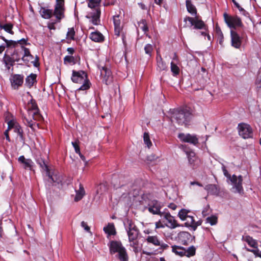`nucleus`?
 <instances>
[{"mask_svg": "<svg viewBox=\"0 0 261 261\" xmlns=\"http://www.w3.org/2000/svg\"><path fill=\"white\" fill-rule=\"evenodd\" d=\"M171 71L174 76H176L179 74V68L173 62L171 63Z\"/></svg>", "mask_w": 261, "mask_h": 261, "instance_id": "nucleus-42", "label": "nucleus"}, {"mask_svg": "<svg viewBox=\"0 0 261 261\" xmlns=\"http://www.w3.org/2000/svg\"><path fill=\"white\" fill-rule=\"evenodd\" d=\"M36 162L39 165L40 167L43 170L46 171V174H49V169L44 159L41 157H39L36 159Z\"/></svg>", "mask_w": 261, "mask_h": 261, "instance_id": "nucleus-32", "label": "nucleus"}, {"mask_svg": "<svg viewBox=\"0 0 261 261\" xmlns=\"http://www.w3.org/2000/svg\"><path fill=\"white\" fill-rule=\"evenodd\" d=\"M206 222L210 223L211 225H216L218 222V217L215 215L208 217L205 219Z\"/></svg>", "mask_w": 261, "mask_h": 261, "instance_id": "nucleus-41", "label": "nucleus"}, {"mask_svg": "<svg viewBox=\"0 0 261 261\" xmlns=\"http://www.w3.org/2000/svg\"><path fill=\"white\" fill-rule=\"evenodd\" d=\"M56 23V21L55 22H51V23H49L48 24V28L49 30H55L56 29V27H55V24Z\"/></svg>", "mask_w": 261, "mask_h": 261, "instance_id": "nucleus-64", "label": "nucleus"}, {"mask_svg": "<svg viewBox=\"0 0 261 261\" xmlns=\"http://www.w3.org/2000/svg\"><path fill=\"white\" fill-rule=\"evenodd\" d=\"M209 208H210V206H209V205H207L202 211V214L203 216H206L208 214Z\"/></svg>", "mask_w": 261, "mask_h": 261, "instance_id": "nucleus-62", "label": "nucleus"}, {"mask_svg": "<svg viewBox=\"0 0 261 261\" xmlns=\"http://www.w3.org/2000/svg\"><path fill=\"white\" fill-rule=\"evenodd\" d=\"M162 208V205L160 202L157 200H152L148 205V211L154 215H162L163 213L160 211Z\"/></svg>", "mask_w": 261, "mask_h": 261, "instance_id": "nucleus-18", "label": "nucleus"}, {"mask_svg": "<svg viewBox=\"0 0 261 261\" xmlns=\"http://www.w3.org/2000/svg\"><path fill=\"white\" fill-rule=\"evenodd\" d=\"M159 249L164 250L167 249L169 248V246L165 243H163L162 241H160V245L158 247Z\"/></svg>", "mask_w": 261, "mask_h": 261, "instance_id": "nucleus-56", "label": "nucleus"}, {"mask_svg": "<svg viewBox=\"0 0 261 261\" xmlns=\"http://www.w3.org/2000/svg\"><path fill=\"white\" fill-rule=\"evenodd\" d=\"M202 223V221L201 220H199L197 222H195L194 221V222L193 223V225H192V229L193 230H195L197 228V227L198 226H200Z\"/></svg>", "mask_w": 261, "mask_h": 261, "instance_id": "nucleus-60", "label": "nucleus"}, {"mask_svg": "<svg viewBox=\"0 0 261 261\" xmlns=\"http://www.w3.org/2000/svg\"><path fill=\"white\" fill-rule=\"evenodd\" d=\"M231 45L236 49H240L245 39L244 33H242L240 36L236 31L231 30Z\"/></svg>", "mask_w": 261, "mask_h": 261, "instance_id": "nucleus-11", "label": "nucleus"}, {"mask_svg": "<svg viewBox=\"0 0 261 261\" xmlns=\"http://www.w3.org/2000/svg\"><path fill=\"white\" fill-rule=\"evenodd\" d=\"M36 79L37 74L31 73L25 78V85L29 89H31L35 84L37 83Z\"/></svg>", "mask_w": 261, "mask_h": 261, "instance_id": "nucleus-26", "label": "nucleus"}, {"mask_svg": "<svg viewBox=\"0 0 261 261\" xmlns=\"http://www.w3.org/2000/svg\"><path fill=\"white\" fill-rule=\"evenodd\" d=\"M113 22L114 25L115 35L117 36H119L122 29V28L121 25V20L120 19V16L119 15H115L113 16Z\"/></svg>", "mask_w": 261, "mask_h": 261, "instance_id": "nucleus-21", "label": "nucleus"}, {"mask_svg": "<svg viewBox=\"0 0 261 261\" xmlns=\"http://www.w3.org/2000/svg\"><path fill=\"white\" fill-rule=\"evenodd\" d=\"M229 180L233 185V188L236 189L237 192L241 194L244 193V189L242 186L243 179L242 175L237 176L233 174Z\"/></svg>", "mask_w": 261, "mask_h": 261, "instance_id": "nucleus-14", "label": "nucleus"}, {"mask_svg": "<svg viewBox=\"0 0 261 261\" xmlns=\"http://www.w3.org/2000/svg\"><path fill=\"white\" fill-rule=\"evenodd\" d=\"M238 9H239V10L240 11V12L242 13V15L245 16H248V15H249V13L246 12L242 7H241L240 6V7L239 8H238Z\"/></svg>", "mask_w": 261, "mask_h": 261, "instance_id": "nucleus-61", "label": "nucleus"}, {"mask_svg": "<svg viewBox=\"0 0 261 261\" xmlns=\"http://www.w3.org/2000/svg\"><path fill=\"white\" fill-rule=\"evenodd\" d=\"M171 247L172 252L180 256H186L189 257L195 255L196 253V249L193 245L188 248L177 245H173Z\"/></svg>", "mask_w": 261, "mask_h": 261, "instance_id": "nucleus-6", "label": "nucleus"}, {"mask_svg": "<svg viewBox=\"0 0 261 261\" xmlns=\"http://www.w3.org/2000/svg\"><path fill=\"white\" fill-rule=\"evenodd\" d=\"M205 190H206L207 192L211 194L214 195H218L220 192V189L218 186L215 184H210L207 185L205 187Z\"/></svg>", "mask_w": 261, "mask_h": 261, "instance_id": "nucleus-29", "label": "nucleus"}, {"mask_svg": "<svg viewBox=\"0 0 261 261\" xmlns=\"http://www.w3.org/2000/svg\"><path fill=\"white\" fill-rule=\"evenodd\" d=\"M138 26L144 32V34H146L148 31L147 23L145 19H142L138 22Z\"/></svg>", "mask_w": 261, "mask_h": 261, "instance_id": "nucleus-37", "label": "nucleus"}, {"mask_svg": "<svg viewBox=\"0 0 261 261\" xmlns=\"http://www.w3.org/2000/svg\"><path fill=\"white\" fill-rule=\"evenodd\" d=\"M160 239L157 235L148 236L145 239L144 242L149 246L157 247L160 245Z\"/></svg>", "mask_w": 261, "mask_h": 261, "instance_id": "nucleus-20", "label": "nucleus"}, {"mask_svg": "<svg viewBox=\"0 0 261 261\" xmlns=\"http://www.w3.org/2000/svg\"><path fill=\"white\" fill-rule=\"evenodd\" d=\"M216 37L220 45H223L224 36L220 28L217 24L215 28Z\"/></svg>", "mask_w": 261, "mask_h": 261, "instance_id": "nucleus-34", "label": "nucleus"}, {"mask_svg": "<svg viewBox=\"0 0 261 261\" xmlns=\"http://www.w3.org/2000/svg\"><path fill=\"white\" fill-rule=\"evenodd\" d=\"M11 87L14 90H18L23 85L24 76L22 74H12L10 77Z\"/></svg>", "mask_w": 261, "mask_h": 261, "instance_id": "nucleus-13", "label": "nucleus"}, {"mask_svg": "<svg viewBox=\"0 0 261 261\" xmlns=\"http://www.w3.org/2000/svg\"><path fill=\"white\" fill-rule=\"evenodd\" d=\"M74 58L73 56H66L65 57V58L64 59V62L65 63H70L72 62H74Z\"/></svg>", "mask_w": 261, "mask_h": 261, "instance_id": "nucleus-53", "label": "nucleus"}, {"mask_svg": "<svg viewBox=\"0 0 261 261\" xmlns=\"http://www.w3.org/2000/svg\"><path fill=\"white\" fill-rule=\"evenodd\" d=\"M143 140L144 143L149 148L152 146V143L150 141L149 134L148 133H144L143 135Z\"/></svg>", "mask_w": 261, "mask_h": 261, "instance_id": "nucleus-44", "label": "nucleus"}, {"mask_svg": "<svg viewBox=\"0 0 261 261\" xmlns=\"http://www.w3.org/2000/svg\"><path fill=\"white\" fill-rule=\"evenodd\" d=\"M127 222L128 226L126 227V230L128 237L129 241L134 242L136 240L138 237L139 230L132 220H128Z\"/></svg>", "mask_w": 261, "mask_h": 261, "instance_id": "nucleus-10", "label": "nucleus"}, {"mask_svg": "<svg viewBox=\"0 0 261 261\" xmlns=\"http://www.w3.org/2000/svg\"><path fill=\"white\" fill-rule=\"evenodd\" d=\"M81 226L85 229L86 231L87 232H90V227L87 225L86 222L82 221L81 222Z\"/></svg>", "mask_w": 261, "mask_h": 261, "instance_id": "nucleus-59", "label": "nucleus"}, {"mask_svg": "<svg viewBox=\"0 0 261 261\" xmlns=\"http://www.w3.org/2000/svg\"><path fill=\"white\" fill-rule=\"evenodd\" d=\"M157 66L160 71L166 70L168 68L161 56L160 59L157 58Z\"/></svg>", "mask_w": 261, "mask_h": 261, "instance_id": "nucleus-38", "label": "nucleus"}, {"mask_svg": "<svg viewBox=\"0 0 261 261\" xmlns=\"http://www.w3.org/2000/svg\"><path fill=\"white\" fill-rule=\"evenodd\" d=\"M171 119L179 125H190L192 118V113L186 109H174L172 111Z\"/></svg>", "mask_w": 261, "mask_h": 261, "instance_id": "nucleus-3", "label": "nucleus"}, {"mask_svg": "<svg viewBox=\"0 0 261 261\" xmlns=\"http://www.w3.org/2000/svg\"><path fill=\"white\" fill-rule=\"evenodd\" d=\"M186 5L188 12L194 17L186 16L184 18V22H187L188 21L190 24V27L192 28L193 29L206 30L207 25L199 18L197 14V9L192 2L190 0H187Z\"/></svg>", "mask_w": 261, "mask_h": 261, "instance_id": "nucleus-2", "label": "nucleus"}, {"mask_svg": "<svg viewBox=\"0 0 261 261\" xmlns=\"http://www.w3.org/2000/svg\"><path fill=\"white\" fill-rule=\"evenodd\" d=\"M239 134L244 139L252 138L253 136V129L251 126L245 123H240L238 126Z\"/></svg>", "mask_w": 261, "mask_h": 261, "instance_id": "nucleus-9", "label": "nucleus"}, {"mask_svg": "<svg viewBox=\"0 0 261 261\" xmlns=\"http://www.w3.org/2000/svg\"><path fill=\"white\" fill-rule=\"evenodd\" d=\"M65 0H56L53 15L56 17V22H60L65 17Z\"/></svg>", "mask_w": 261, "mask_h": 261, "instance_id": "nucleus-7", "label": "nucleus"}, {"mask_svg": "<svg viewBox=\"0 0 261 261\" xmlns=\"http://www.w3.org/2000/svg\"><path fill=\"white\" fill-rule=\"evenodd\" d=\"M100 15V10L99 9H96V11L91 16L92 23L94 25H97L100 21L99 17Z\"/></svg>", "mask_w": 261, "mask_h": 261, "instance_id": "nucleus-36", "label": "nucleus"}, {"mask_svg": "<svg viewBox=\"0 0 261 261\" xmlns=\"http://www.w3.org/2000/svg\"><path fill=\"white\" fill-rule=\"evenodd\" d=\"M222 170L224 175L227 178V179H230L232 176L228 173V171L227 170L226 167L224 166L222 167Z\"/></svg>", "mask_w": 261, "mask_h": 261, "instance_id": "nucleus-57", "label": "nucleus"}, {"mask_svg": "<svg viewBox=\"0 0 261 261\" xmlns=\"http://www.w3.org/2000/svg\"><path fill=\"white\" fill-rule=\"evenodd\" d=\"M0 38L2 39L6 43V47L8 48H16L18 44L21 46H24V45H30L28 43V39L22 38L17 41H13L12 40H7L4 36H0Z\"/></svg>", "mask_w": 261, "mask_h": 261, "instance_id": "nucleus-15", "label": "nucleus"}, {"mask_svg": "<svg viewBox=\"0 0 261 261\" xmlns=\"http://www.w3.org/2000/svg\"><path fill=\"white\" fill-rule=\"evenodd\" d=\"M3 62L5 64L6 68L9 70L11 67L14 65L16 61L11 55H8L6 53L3 58Z\"/></svg>", "mask_w": 261, "mask_h": 261, "instance_id": "nucleus-23", "label": "nucleus"}, {"mask_svg": "<svg viewBox=\"0 0 261 261\" xmlns=\"http://www.w3.org/2000/svg\"><path fill=\"white\" fill-rule=\"evenodd\" d=\"M247 251L252 252L255 256L258 257V255L259 254L260 251L258 249V248H255V249H250L247 248H246Z\"/></svg>", "mask_w": 261, "mask_h": 261, "instance_id": "nucleus-54", "label": "nucleus"}, {"mask_svg": "<svg viewBox=\"0 0 261 261\" xmlns=\"http://www.w3.org/2000/svg\"><path fill=\"white\" fill-rule=\"evenodd\" d=\"M194 240L195 237L187 231H180L178 233L177 237V242L185 246L189 245Z\"/></svg>", "mask_w": 261, "mask_h": 261, "instance_id": "nucleus-12", "label": "nucleus"}, {"mask_svg": "<svg viewBox=\"0 0 261 261\" xmlns=\"http://www.w3.org/2000/svg\"><path fill=\"white\" fill-rule=\"evenodd\" d=\"M9 130L7 129L4 132V135L6 137V140L8 141V142H10L11 141V139H10V138L9 137Z\"/></svg>", "mask_w": 261, "mask_h": 261, "instance_id": "nucleus-63", "label": "nucleus"}, {"mask_svg": "<svg viewBox=\"0 0 261 261\" xmlns=\"http://www.w3.org/2000/svg\"><path fill=\"white\" fill-rule=\"evenodd\" d=\"M161 217H163V218L165 219L166 221L165 224L168 227L171 229H174L179 226V224H178L177 221L174 219V217L170 214V213H162V215H161Z\"/></svg>", "mask_w": 261, "mask_h": 261, "instance_id": "nucleus-16", "label": "nucleus"}, {"mask_svg": "<svg viewBox=\"0 0 261 261\" xmlns=\"http://www.w3.org/2000/svg\"><path fill=\"white\" fill-rule=\"evenodd\" d=\"M6 121H8L7 124H8V130H10L12 128H14L15 126L18 123L16 120L14 119L8 120L7 119V116L6 118Z\"/></svg>", "mask_w": 261, "mask_h": 261, "instance_id": "nucleus-46", "label": "nucleus"}, {"mask_svg": "<svg viewBox=\"0 0 261 261\" xmlns=\"http://www.w3.org/2000/svg\"><path fill=\"white\" fill-rule=\"evenodd\" d=\"M85 195V191L84 187L81 184H80L79 189L76 191V195L74 197V201L77 202L81 200Z\"/></svg>", "mask_w": 261, "mask_h": 261, "instance_id": "nucleus-30", "label": "nucleus"}, {"mask_svg": "<svg viewBox=\"0 0 261 261\" xmlns=\"http://www.w3.org/2000/svg\"><path fill=\"white\" fill-rule=\"evenodd\" d=\"M71 80L75 83H82L83 85L78 89V90H87L90 88L91 84L88 78L86 72L83 70L76 71L72 70Z\"/></svg>", "mask_w": 261, "mask_h": 261, "instance_id": "nucleus-5", "label": "nucleus"}, {"mask_svg": "<svg viewBox=\"0 0 261 261\" xmlns=\"http://www.w3.org/2000/svg\"><path fill=\"white\" fill-rule=\"evenodd\" d=\"M47 174L53 182H57L58 184H59L62 181L61 179L60 178V177L58 176L57 175H50V171H49V174Z\"/></svg>", "mask_w": 261, "mask_h": 261, "instance_id": "nucleus-48", "label": "nucleus"}, {"mask_svg": "<svg viewBox=\"0 0 261 261\" xmlns=\"http://www.w3.org/2000/svg\"><path fill=\"white\" fill-rule=\"evenodd\" d=\"M103 231L107 234V238L111 236H115L117 233L115 225L113 223H109L108 224L103 227Z\"/></svg>", "mask_w": 261, "mask_h": 261, "instance_id": "nucleus-25", "label": "nucleus"}, {"mask_svg": "<svg viewBox=\"0 0 261 261\" xmlns=\"http://www.w3.org/2000/svg\"><path fill=\"white\" fill-rule=\"evenodd\" d=\"M184 221H186L185 223L186 226L192 228L195 220L193 216L189 215L185 218V219H184Z\"/></svg>", "mask_w": 261, "mask_h": 261, "instance_id": "nucleus-43", "label": "nucleus"}, {"mask_svg": "<svg viewBox=\"0 0 261 261\" xmlns=\"http://www.w3.org/2000/svg\"><path fill=\"white\" fill-rule=\"evenodd\" d=\"M112 72L111 70L106 67H102L100 70V76L105 81L106 84L107 85L111 81Z\"/></svg>", "mask_w": 261, "mask_h": 261, "instance_id": "nucleus-24", "label": "nucleus"}, {"mask_svg": "<svg viewBox=\"0 0 261 261\" xmlns=\"http://www.w3.org/2000/svg\"><path fill=\"white\" fill-rule=\"evenodd\" d=\"M189 211L186 209L181 210L178 213V216L182 220H184L187 217H188Z\"/></svg>", "mask_w": 261, "mask_h": 261, "instance_id": "nucleus-47", "label": "nucleus"}, {"mask_svg": "<svg viewBox=\"0 0 261 261\" xmlns=\"http://www.w3.org/2000/svg\"><path fill=\"white\" fill-rule=\"evenodd\" d=\"M13 27V25L11 23L3 24L0 22V29H4L6 32L11 35L14 34V32L12 31Z\"/></svg>", "mask_w": 261, "mask_h": 261, "instance_id": "nucleus-35", "label": "nucleus"}, {"mask_svg": "<svg viewBox=\"0 0 261 261\" xmlns=\"http://www.w3.org/2000/svg\"><path fill=\"white\" fill-rule=\"evenodd\" d=\"M108 246L110 254H113L118 253L117 257L120 261H128L126 250L120 241H111L108 244Z\"/></svg>", "mask_w": 261, "mask_h": 261, "instance_id": "nucleus-4", "label": "nucleus"}, {"mask_svg": "<svg viewBox=\"0 0 261 261\" xmlns=\"http://www.w3.org/2000/svg\"><path fill=\"white\" fill-rule=\"evenodd\" d=\"M14 132L17 133L18 135L19 136L20 138L22 140H24L23 136V130L19 123H18L16 126L13 128Z\"/></svg>", "mask_w": 261, "mask_h": 261, "instance_id": "nucleus-40", "label": "nucleus"}, {"mask_svg": "<svg viewBox=\"0 0 261 261\" xmlns=\"http://www.w3.org/2000/svg\"><path fill=\"white\" fill-rule=\"evenodd\" d=\"M33 162L31 159H27L23 164L25 165V168H31Z\"/></svg>", "mask_w": 261, "mask_h": 261, "instance_id": "nucleus-58", "label": "nucleus"}, {"mask_svg": "<svg viewBox=\"0 0 261 261\" xmlns=\"http://www.w3.org/2000/svg\"><path fill=\"white\" fill-rule=\"evenodd\" d=\"M75 33L73 28H69L68 29V32L66 35V38L67 39H70V40H74V36Z\"/></svg>", "mask_w": 261, "mask_h": 261, "instance_id": "nucleus-45", "label": "nucleus"}, {"mask_svg": "<svg viewBox=\"0 0 261 261\" xmlns=\"http://www.w3.org/2000/svg\"><path fill=\"white\" fill-rule=\"evenodd\" d=\"M247 251L252 252L255 256L258 257V255L259 254L260 251L258 249V248H255V249H250L247 248H246Z\"/></svg>", "mask_w": 261, "mask_h": 261, "instance_id": "nucleus-55", "label": "nucleus"}, {"mask_svg": "<svg viewBox=\"0 0 261 261\" xmlns=\"http://www.w3.org/2000/svg\"><path fill=\"white\" fill-rule=\"evenodd\" d=\"M30 56V57H21V60L23 61L24 64L28 66H30V63L31 62L35 67H38L40 66V63L39 62V57L37 56H36L35 57V60L33 61V59H34V56L33 55H31Z\"/></svg>", "mask_w": 261, "mask_h": 261, "instance_id": "nucleus-22", "label": "nucleus"}, {"mask_svg": "<svg viewBox=\"0 0 261 261\" xmlns=\"http://www.w3.org/2000/svg\"><path fill=\"white\" fill-rule=\"evenodd\" d=\"M14 48L15 49H14L13 53H11L10 55L12 57L14 58V60L16 62H18L20 61V59H21L22 57H21L20 55L21 50H19V49H16L15 48Z\"/></svg>", "mask_w": 261, "mask_h": 261, "instance_id": "nucleus-39", "label": "nucleus"}, {"mask_svg": "<svg viewBox=\"0 0 261 261\" xmlns=\"http://www.w3.org/2000/svg\"><path fill=\"white\" fill-rule=\"evenodd\" d=\"M189 164L192 166L193 168H197L201 164L200 159L197 157L193 151L187 152Z\"/></svg>", "mask_w": 261, "mask_h": 261, "instance_id": "nucleus-19", "label": "nucleus"}, {"mask_svg": "<svg viewBox=\"0 0 261 261\" xmlns=\"http://www.w3.org/2000/svg\"><path fill=\"white\" fill-rule=\"evenodd\" d=\"M145 53L149 56H151L153 51V47L151 44H147L144 47Z\"/></svg>", "mask_w": 261, "mask_h": 261, "instance_id": "nucleus-51", "label": "nucleus"}, {"mask_svg": "<svg viewBox=\"0 0 261 261\" xmlns=\"http://www.w3.org/2000/svg\"><path fill=\"white\" fill-rule=\"evenodd\" d=\"M21 51H23L24 53H23V55L22 56V57H31L30 56L31 55H32L31 54V52H30V50L29 49V48H27L24 46H21Z\"/></svg>", "mask_w": 261, "mask_h": 261, "instance_id": "nucleus-52", "label": "nucleus"}, {"mask_svg": "<svg viewBox=\"0 0 261 261\" xmlns=\"http://www.w3.org/2000/svg\"><path fill=\"white\" fill-rule=\"evenodd\" d=\"M27 114L23 115L24 123L32 129L34 130V126L36 124L39 127V124L36 123L34 121H42L43 118L39 112L36 101L32 99L27 106Z\"/></svg>", "mask_w": 261, "mask_h": 261, "instance_id": "nucleus-1", "label": "nucleus"}, {"mask_svg": "<svg viewBox=\"0 0 261 261\" xmlns=\"http://www.w3.org/2000/svg\"><path fill=\"white\" fill-rule=\"evenodd\" d=\"M39 13L41 16L44 19H50L53 16V11L51 9L41 7Z\"/></svg>", "mask_w": 261, "mask_h": 261, "instance_id": "nucleus-28", "label": "nucleus"}, {"mask_svg": "<svg viewBox=\"0 0 261 261\" xmlns=\"http://www.w3.org/2000/svg\"><path fill=\"white\" fill-rule=\"evenodd\" d=\"M178 138L183 142L189 143L194 145L198 143V139L196 135H192L190 134H185L184 133H179Z\"/></svg>", "mask_w": 261, "mask_h": 261, "instance_id": "nucleus-17", "label": "nucleus"}, {"mask_svg": "<svg viewBox=\"0 0 261 261\" xmlns=\"http://www.w3.org/2000/svg\"><path fill=\"white\" fill-rule=\"evenodd\" d=\"M223 17L225 23L230 28L236 29L237 27H242L243 26L241 18L237 15L231 16L227 13H224Z\"/></svg>", "mask_w": 261, "mask_h": 261, "instance_id": "nucleus-8", "label": "nucleus"}, {"mask_svg": "<svg viewBox=\"0 0 261 261\" xmlns=\"http://www.w3.org/2000/svg\"><path fill=\"white\" fill-rule=\"evenodd\" d=\"M242 240L243 241L246 242L250 246H251L254 248H257V243L256 241L254 240L250 236H243Z\"/></svg>", "mask_w": 261, "mask_h": 261, "instance_id": "nucleus-31", "label": "nucleus"}, {"mask_svg": "<svg viewBox=\"0 0 261 261\" xmlns=\"http://www.w3.org/2000/svg\"><path fill=\"white\" fill-rule=\"evenodd\" d=\"M89 38L95 42H102L105 40L103 35L98 31L92 32Z\"/></svg>", "mask_w": 261, "mask_h": 261, "instance_id": "nucleus-27", "label": "nucleus"}, {"mask_svg": "<svg viewBox=\"0 0 261 261\" xmlns=\"http://www.w3.org/2000/svg\"><path fill=\"white\" fill-rule=\"evenodd\" d=\"M108 191V184L105 183H101L100 184L96 190V193L97 194L100 195H102L105 193H106Z\"/></svg>", "mask_w": 261, "mask_h": 261, "instance_id": "nucleus-33", "label": "nucleus"}, {"mask_svg": "<svg viewBox=\"0 0 261 261\" xmlns=\"http://www.w3.org/2000/svg\"><path fill=\"white\" fill-rule=\"evenodd\" d=\"M101 0H90L88 6L89 8H96L100 3Z\"/></svg>", "mask_w": 261, "mask_h": 261, "instance_id": "nucleus-50", "label": "nucleus"}, {"mask_svg": "<svg viewBox=\"0 0 261 261\" xmlns=\"http://www.w3.org/2000/svg\"><path fill=\"white\" fill-rule=\"evenodd\" d=\"M80 141L78 139H76L74 141L72 142V145L76 153H80Z\"/></svg>", "mask_w": 261, "mask_h": 261, "instance_id": "nucleus-49", "label": "nucleus"}]
</instances>
